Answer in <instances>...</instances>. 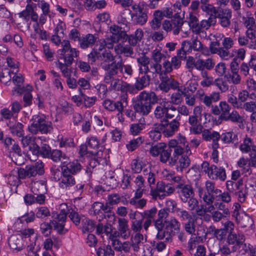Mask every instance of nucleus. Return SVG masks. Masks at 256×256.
<instances>
[{
	"mask_svg": "<svg viewBox=\"0 0 256 256\" xmlns=\"http://www.w3.org/2000/svg\"><path fill=\"white\" fill-rule=\"evenodd\" d=\"M221 140L224 144L237 142L238 136L232 132H227L222 134Z\"/></svg>",
	"mask_w": 256,
	"mask_h": 256,
	"instance_id": "52",
	"label": "nucleus"
},
{
	"mask_svg": "<svg viewBox=\"0 0 256 256\" xmlns=\"http://www.w3.org/2000/svg\"><path fill=\"white\" fill-rule=\"evenodd\" d=\"M161 127V130L166 136H171L178 130L180 126V122L178 120H173L168 122L164 120L160 124Z\"/></svg>",
	"mask_w": 256,
	"mask_h": 256,
	"instance_id": "8",
	"label": "nucleus"
},
{
	"mask_svg": "<svg viewBox=\"0 0 256 256\" xmlns=\"http://www.w3.org/2000/svg\"><path fill=\"white\" fill-rule=\"evenodd\" d=\"M137 62L138 64L140 74H146L149 71V58L146 56H143L138 58L137 59Z\"/></svg>",
	"mask_w": 256,
	"mask_h": 256,
	"instance_id": "34",
	"label": "nucleus"
},
{
	"mask_svg": "<svg viewBox=\"0 0 256 256\" xmlns=\"http://www.w3.org/2000/svg\"><path fill=\"white\" fill-rule=\"evenodd\" d=\"M44 164L38 161L34 165H28L26 166L28 171V177L34 176L37 174H42L44 172Z\"/></svg>",
	"mask_w": 256,
	"mask_h": 256,
	"instance_id": "25",
	"label": "nucleus"
},
{
	"mask_svg": "<svg viewBox=\"0 0 256 256\" xmlns=\"http://www.w3.org/2000/svg\"><path fill=\"white\" fill-rule=\"evenodd\" d=\"M220 100V94L217 92H212L209 95H206L203 98L202 102L206 106L210 107L212 104L218 102Z\"/></svg>",
	"mask_w": 256,
	"mask_h": 256,
	"instance_id": "41",
	"label": "nucleus"
},
{
	"mask_svg": "<svg viewBox=\"0 0 256 256\" xmlns=\"http://www.w3.org/2000/svg\"><path fill=\"white\" fill-rule=\"evenodd\" d=\"M161 132H162L160 125H156L149 132V137L154 142L158 141L161 137Z\"/></svg>",
	"mask_w": 256,
	"mask_h": 256,
	"instance_id": "50",
	"label": "nucleus"
},
{
	"mask_svg": "<svg viewBox=\"0 0 256 256\" xmlns=\"http://www.w3.org/2000/svg\"><path fill=\"white\" fill-rule=\"evenodd\" d=\"M202 80L200 82V84L203 87L210 86L215 84V80L213 77L208 75L206 71H203L201 73Z\"/></svg>",
	"mask_w": 256,
	"mask_h": 256,
	"instance_id": "47",
	"label": "nucleus"
},
{
	"mask_svg": "<svg viewBox=\"0 0 256 256\" xmlns=\"http://www.w3.org/2000/svg\"><path fill=\"white\" fill-rule=\"evenodd\" d=\"M54 162L61 161V162L64 164H66L67 162V160H68V158L66 156L65 154H62V152L58 150H54L50 153V156Z\"/></svg>",
	"mask_w": 256,
	"mask_h": 256,
	"instance_id": "43",
	"label": "nucleus"
},
{
	"mask_svg": "<svg viewBox=\"0 0 256 256\" xmlns=\"http://www.w3.org/2000/svg\"><path fill=\"white\" fill-rule=\"evenodd\" d=\"M32 28H34V32L31 34V38L36 39V34H38L40 38L42 40H46L48 38L49 35L46 30H41L40 28L38 23H34L32 26Z\"/></svg>",
	"mask_w": 256,
	"mask_h": 256,
	"instance_id": "35",
	"label": "nucleus"
},
{
	"mask_svg": "<svg viewBox=\"0 0 256 256\" xmlns=\"http://www.w3.org/2000/svg\"><path fill=\"white\" fill-rule=\"evenodd\" d=\"M202 138L206 140L209 141L212 140H219L220 138V134L216 132H210L208 130H202Z\"/></svg>",
	"mask_w": 256,
	"mask_h": 256,
	"instance_id": "51",
	"label": "nucleus"
},
{
	"mask_svg": "<svg viewBox=\"0 0 256 256\" xmlns=\"http://www.w3.org/2000/svg\"><path fill=\"white\" fill-rule=\"evenodd\" d=\"M52 218L53 220H51V223L54 226V230L59 233H62L64 228L66 212L62 210L59 214L53 215Z\"/></svg>",
	"mask_w": 256,
	"mask_h": 256,
	"instance_id": "13",
	"label": "nucleus"
},
{
	"mask_svg": "<svg viewBox=\"0 0 256 256\" xmlns=\"http://www.w3.org/2000/svg\"><path fill=\"white\" fill-rule=\"evenodd\" d=\"M19 18L24 20L30 27V20L34 23H38V16L30 4H26L25 9L18 14Z\"/></svg>",
	"mask_w": 256,
	"mask_h": 256,
	"instance_id": "7",
	"label": "nucleus"
},
{
	"mask_svg": "<svg viewBox=\"0 0 256 256\" xmlns=\"http://www.w3.org/2000/svg\"><path fill=\"white\" fill-rule=\"evenodd\" d=\"M225 120H230L234 122L242 123L244 119L237 111L233 110L228 116H227Z\"/></svg>",
	"mask_w": 256,
	"mask_h": 256,
	"instance_id": "57",
	"label": "nucleus"
},
{
	"mask_svg": "<svg viewBox=\"0 0 256 256\" xmlns=\"http://www.w3.org/2000/svg\"><path fill=\"white\" fill-rule=\"evenodd\" d=\"M236 220L242 227L250 226L253 224L252 218L245 213L239 214L236 217Z\"/></svg>",
	"mask_w": 256,
	"mask_h": 256,
	"instance_id": "36",
	"label": "nucleus"
},
{
	"mask_svg": "<svg viewBox=\"0 0 256 256\" xmlns=\"http://www.w3.org/2000/svg\"><path fill=\"white\" fill-rule=\"evenodd\" d=\"M41 116L35 115L30 120V124L28 127V131L32 134H36L40 130Z\"/></svg>",
	"mask_w": 256,
	"mask_h": 256,
	"instance_id": "33",
	"label": "nucleus"
},
{
	"mask_svg": "<svg viewBox=\"0 0 256 256\" xmlns=\"http://www.w3.org/2000/svg\"><path fill=\"white\" fill-rule=\"evenodd\" d=\"M201 120L199 118L192 115L188 118V122L190 124V132L194 134H200L202 133L203 126L200 124Z\"/></svg>",
	"mask_w": 256,
	"mask_h": 256,
	"instance_id": "21",
	"label": "nucleus"
},
{
	"mask_svg": "<svg viewBox=\"0 0 256 256\" xmlns=\"http://www.w3.org/2000/svg\"><path fill=\"white\" fill-rule=\"evenodd\" d=\"M175 214L182 220H188L196 216L194 212H190L185 210L178 208L175 210Z\"/></svg>",
	"mask_w": 256,
	"mask_h": 256,
	"instance_id": "37",
	"label": "nucleus"
},
{
	"mask_svg": "<svg viewBox=\"0 0 256 256\" xmlns=\"http://www.w3.org/2000/svg\"><path fill=\"white\" fill-rule=\"evenodd\" d=\"M136 190L134 196L142 197L144 190V180L140 176H138L135 179Z\"/></svg>",
	"mask_w": 256,
	"mask_h": 256,
	"instance_id": "40",
	"label": "nucleus"
},
{
	"mask_svg": "<svg viewBox=\"0 0 256 256\" xmlns=\"http://www.w3.org/2000/svg\"><path fill=\"white\" fill-rule=\"evenodd\" d=\"M14 76L12 78V81L14 86L12 90V95H18L24 92V88L22 86L24 78L22 74L17 73L16 74H12Z\"/></svg>",
	"mask_w": 256,
	"mask_h": 256,
	"instance_id": "18",
	"label": "nucleus"
},
{
	"mask_svg": "<svg viewBox=\"0 0 256 256\" xmlns=\"http://www.w3.org/2000/svg\"><path fill=\"white\" fill-rule=\"evenodd\" d=\"M62 48L59 50L60 55L66 65H70L74 58H76L79 55V51L76 48L71 47L70 42L68 40H64L62 42Z\"/></svg>",
	"mask_w": 256,
	"mask_h": 256,
	"instance_id": "5",
	"label": "nucleus"
},
{
	"mask_svg": "<svg viewBox=\"0 0 256 256\" xmlns=\"http://www.w3.org/2000/svg\"><path fill=\"white\" fill-rule=\"evenodd\" d=\"M188 25L194 32L198 24V14L196 12H190L187 18Z\"/></svg>",
	"mask_w": 256,
	"mask_h": 256,
	"instance_id": "45",
	"label": "nucleus"
},
{
	"mask_svg": "<svg viewBox=\"0 0 256 256\" xmlns=\"http://www.w3.org/2000/svg\"><path fill=\"white\" fill-rule=\"evenodd\" d=\"M176 108L170 104L168 101L162 99L159 102L154 110V116L158 118H172L174 115L170 112V111L176 112Z\"/></svg>",
	"mask_w": 256,
	"mask_h": 256,
	"instance_id": "4",
	"label": "nucleus"
},
{
	"mask_svg": "<svg viewBox=\"0 0 256 256\" xmlns=\"http://www.w3.org/2000/svg\"><path fill=\"white\" fill-rule=\"evenodd\" d=\"M62 176L59 182V186L62 188H68L76 184L74 178L69 173L68 167H62Z\"/></svg>",
	"mask_w": 256,
	"mask_h": 256,
	"instance_id": "9",
	"label": "nucleus"
},
{
	"mask_svg": "<svg viewBox=\"0 0 256 256\" xmlns=\"http://www.w3.org/2000/svg\"><path fill=\"white\" fill-rule=\"evenodd\" d=\"M84 122L82 124V130L86 133H88L90 130L91 123L90 120L92 118L91 113L89 111L85 112L84 116Z\"/></svg>",
	"mask_w": 256,
	"mask_h": 256,
	"instance_id": "49",
	"label": "nucleus"
},
{
	"mask_svg": "<svg viewBox=\"0 0 256 256\" xmlns=\"http://www.w3.org/2000/svg\"><path fill=\"white\" fill-rule=\"evenodd\" d=\"M197 220V217L196 216L190 220H188L187 222L184 223V228L186 232L189 234H194L196 230L195 222Z\"/></svg>",
	"mask_w": 256,
	"mask_h": 256,
	"instance_id": "54",
	"label": "nucleus"
},
{
	"mask_svg": "<svg viewBox=\"0 0 256 256\" xmlns=\"http://www.w3.org/2000/svg\"><path fill=\"white\" fill-rule=\"evenodd\" d=\"M52 129V122L48 120L44 116H41L40 132L42 134H46L50 132Z\"/></svg>",
	"mask_w": 256,
	"mask_h": 256,
	"instance_id": "44",
	"label": "nucleus"
},
{
	"mask_svg": "<svg viewBox=\"0 0 256 256\" xmlns=\"http://www.w3.org/2000/svg\"><path fill=\"white\" fill-rule=\"evenodd\" d=\"M110 32L111 34L110 38H109L110 42H108V48H112L114 44L119 41L120 38L122 36V33L121 28L116 25L110 26Z\"/></svg>",
	"mask_w": 256,
	"mask_h": 256,
	"instance_id": "20",
	"label": "nucleus"
},
{
	"mask_svg": "<svg viewBox=\"0 0 256 256\" xmlns=\"http://www.w3.org/2000/svg\"><path fill=\"white\" fill-rule=\"evenodd\" d=\"M6 63L8 66V71L12 74H16L19 71L18 62L14 59L8 57L6 58Z\"/></svg>",
	"mask_w": 256,
	"mask_h": 256,
	"instance_id": "48",
	"label": "nucleus"
},
{
	"mask_svg": "<svg viewBox=\"0 0 256 256\" xmlns=\"http://www.w3.org/2000/svg\"><path fill=\"white\" fill-rule=\"evenodd\" d=\"M114 50L118 54H124L125 56H130L132 54V50L130 46H123L121 44H118L114 48Z\"/></svg>",
	"mask_w": 256,
	"mask_h": 256,
	"instance_id": "58",
	"label": "nucleus"
},
{
	"mask_svg": "<svg viewBox=\"0 0 256 256\" xmlns=\"http://www.w3.org/2000/svg\"><path fill=\"white\" fill-rule=\"evenodd\" d=\"M118 233L114 232L112 236L116 237L120 235L124 239L128 238L130 235V230L128 225V220L125 218H119L118 220Z\"/></svg>",
	"mask_w": 256,
	"mask_h": 256,
	"instance_id": "14",
	"label": "nucleus"
},
{
	"mask_svg": "<svg viewBox=\"0 0 256 256\" xmlns=\"http://www.w3.org/2000/svg\"><path fill=\"white\" fill-rule=\"evenodd\" d=\"M166 145L165 143L160 142L153 146H152L150 150V154L154 156H158L162 151L163 149H165Z\"/></svg>",
	"mask_w": 256,
	"mask_h": 256,
	"instance_id": "56",
	"label": "nucleus"
},
{
	"mask_svg": "<svg viewBox=\"0 0 256 256\" xmlns=\"http://www.w3.org/2000/svg\"><path fill=\"white\" fill-rule=\"evenodd\" d=\"M216 22V18L215 16H210L208 20H203L200 23L198 24L194 32L198 34L204 30H208L212 26L214 25Z\"/></svg>",
	"mask_w": 256,
	"mask_h": 256,
	"instance_id": "28",
	"label": "nucleus"
},
{
	"mask_svg": "<svg viewBox=\"0 0 256 256\" xmlns=\"http://www.w3.org/2000/svg\"><path fill=\"white\" fill-rule=\"evenodd\" d=\"M53 246L54 248L58 249L61 246L60 240L56 237L48 238L44 240L43 244L44 248L46 250H51Z\"/></svg>",
	"mask_w": 256,
	"mask_h": 256,
	"instance_id": "31",
	"label": "nucleus"
},
{
	"mask_svg": "<svg viewBox=\"0 0 256 256\" xmlns=\"http://www.w3.org/2000/svg\"><path fill=\"white\" fill-rule=\"evenodd\" d=\"M157 100V96L154 92L149 93L143 91L140 94L134 104V108L136 112L142 115H147L151 110V104H155Z\"/></svg>",
	"mask_w": 256,
	"mask_h": 256,
	"instance_id": "1",
	"label": "nucleus"
},
{
	"mask_svg": "<svg viewBox=\"0 0 256 256\" xmlns=\"http://www.w3.org/2000/svg\"><path fill=\"white\" fill-rule=\"evenodd\" d=\"M38 6L42 10V13L48 14L50 18L52 17V14L50 10V5L48 2L44 0H42L38 2Z\"/></svg>",
	"mask_w": 256,
	"mask_h": 256,
	"instance_id": "60",
	"label": "nucleus"
},
{
	"mask_svg": "<svg viewBox=\"0 0 256 256\" xmlns=\"http://www.w3.org/2000/svg\"><path fill=\"white\" fill-rule=\"evenodd\" d=\"M208 177L214 180H220L224 181L226 178V170L224 168H218L214 165H212L208 169Z\"/></svg>",
	"mask_w": 256,
	"mask_h": 256,
	"instance_id": "12",
	"label": "nucleus"
},
{
	"mask_svg": "<svg viewBox=\"0 0 256 256\" xmlns=\"http://www.w3.org/2000/svg\"><path fill=\"white\" fill-rule=\"evenodd\" d=\"M102 67L108 70V74L105 76L104 80L106 82L109 83L111 79V76L116 74L118 70H120L121 68V62H120L117 63L114 62L108 66L103 65Z\"/></svg>",
	"mask_w": 256,
	"mask_h": 256,
	"instance_id": "24",
	"label": "nucleus"
},
{
	"mask_svg": "<svg viewBox=\"0 0 256 256\" xmlns=\"http://www.w3.org/2000/svg\"><path fill=\"white\" fill-rule=\"evenodd\" d=\"M216 207L220 210L222 211V212H220L218 211H215L212 214V218L214 222H218L220 221L222 218H226L230 215V212L228 208H225L224 206L222 203L218 204L217 202L215 204Z\"/></svg>",
	"mask_w": 256,
	"mask_h": 256,
	"instance_id": "23",
	"label": "nucleus"
},
{
	"mask_svg": "<svg viewBox=\"0 0 256 256\" xmlns=\"http://www.w3.org/2000/svg\"><path fill=\"white\" fill-rule=\"evenodd\" d=\"M245 240L244 234H238L231 232L228 234L226 242L228 244L238 246L242 244Z\"/></svg>",
	"mask_w": 256,
	"mask_h": 256,
	"instance_id": "29",
	"label": "nucleus"
},
{
	"mask_svg": "<svg viewBox=\"0 0 256 256\" xmlns=\"http://www.w3.org/2000/svg\"><path fill=\"white\" fill-rule=\"evenodd\" d=\"M165 226L168 232L173 234H178L180 224L176 218H172L165 222Z\"/></svg>",
	"mask_w": 256,
	"mask_h": 256,
	"instance_id": "26",
	"label": "nucleus"
},
{
	"mask_svg": "<svg viewBox=\"0 0 256 256\" xmlns=\"http://www.w3.org/2000/svg\"><path fill=\"white\" fill-rule=\"evenodd\" d=\"M186 90V88H179L178 91L172 93L170 96V101L168 102L170 104H180L183 100L182 95H184Z\"/></svg>",
	"mask_w": 256,
	"mask_h": 256,
	"instance_id": "32",
	"label": "nucleus"
},
{
	"mask_svg": "<svg viewBox=\"0 0 256 256\" xmlns=\"http://www.w3.org/2000/svg\"><path fill=\"white\" fill-rule=\"evenodd\" d=\"M62 167H68L69 173L73 174H76L82 170V166L78 160H74L69 163L64 164Z\"/></svg>",
	"mask_w": 256,
	"mask_h": 256,
	"instance_id": "42",
	"label": "nucleus"
},
{
	"mask_svg": "<svg viewBox=\"0 0 256 256\" xmlns=\"http://www.w3.org/2000/svg\"><path fill=\"white\" fill-rule=\"evenodd\" d=\"M201 8L203 12L210 15V16H215L214 15L218 13L216 8L209 3L206 5H202Z\"/></svg>",
	"mask_w": 256,
	"mask_h": 256,
	"instance_id": "61",
	"label": "nucleus"
},
{
	"mask_svg": "<svg viewBox=\"0 0 256 256\" xmlns=\"http://www.w3.org/2000/svg\"><path fill=\"white\" fill-rule=\"evenodd\" d=\"M134 12L131 14L132 20L136 24L144 25L147 21V15L140 5L132 6Z\"/></svg>",
	"mask_w": 256,
	"mask_h": 256,
	"instance_id": "10",
	"label": "nucleus"
},
{
	"mask_svg": "<svg viewBox=\"0 0 256 256\" xmlns=\"http://www.w3.org/2000/svg\"><path fill=\"white\" fill-rule=\"evenodd\" d=\"M10 132L13 135L18 137L22 136L24 134L23 126L22 124L18 122L10 128Z\"/></svg>",
	"mask_w": 256,
	"mask_h": 256,
	"instance_id": "59",
	"label": "nucleus"
},
{
	"mask_svg": "<svg viewBox=\"0 0 256 256\" xmlns=\"http://www.w3.org/2000/svg\"><path fill=\"white\" fill-rule=\"evenodd\" d=\"M244 25L248 28L246 33L248 38L252 40L255 38L254 34V28H256V24L254 25V20L253 18L248 17L244 22Z\"/></svg>",
	"mask_w": 256,
	"mask_h": 256,
	"instance_id": "39",
	"label": "nucleus"
},
{
	"mask_svg": "<svg viewBox=\"0 0 256 256\" xmlns=\"http://www.w3.org/2000/svg\"><path fill=\"white\" fill-rule=\"evenodd\" d=\"M16 170H12L8 177V182L12 186L18 185L20 182V178L18 175Z\"/></svg>",
	"mask_w": 256,
	"mask_h": 256,
	"instance_id": "64",
	"label": "nucleus"
},
{
	"mask_svg": "<svg viewBox=\"0 0 256 256\" xmlns=\"http://www.w3.org/2000/svg\"><path fill=\"white\" fill-rule=\"evenodd\" d=\"M237 168L244 176L250 175L252 172L251 168V162L247 157H241L236 162Z\"/></svg>",
	"mask_w": 256,
	"mask_h": 256,
	"instance_id": "17",
	"label": "nucleus"
},
{
	"mask_svg": "<svg viewBox=\"0 0 256 256\" xmlns=\"http://www.w3.org/2000/svg\"><path fill=\"white\" fill-rule=\"evenodd\" d=\"M142 141L141 137L132 140L126 144V148L129 150L133 151L142 142Z\"/></svg>",
	"mask_w": 256,
	"mask_h": 256,
	"instance_id": "62",
	"label": "nucleus"
},
{
	"mask_svg": "<svg viewBox=\"0 0 256 256\" xmlns=\"http://www.w3.org/2000/svg\"><path fill=\"white\" fill-rule=\"evenodd\" d=\"M13 75L8 70H4L0 73V81L6 85H10Z\"/></svg>",
	"mask_w": 256,
	"mask_h": 256,
	"instance_id": "53",
	"label": "nucleus"
},
{
	"mask_svg": "<svg viewBox=\"0 0 256 256\" xmlns=\"http://www.w3.org/2000/svg\"><path fill=\"white\" fill-rule=\"evenodd\" d=\"M98 38L96 35L91 34L82 36L79 40L80 46L82 49L91 47L95 44Z\"/></svg>",
	"mask_w": 256,
	"mask_h": 256,
	"instance_id": "22",
	"label": "nucleus"
},
{
	"mask_svg": "<svg viewBox=\"0 0 256 256\" xmlns=\"http://www.w3.org/2000/svg\"><path fill=\"white\" fill-rule=\"evenodd\" d=\"M8 244L12 250H20L24 246L22 236L20 234L11 236L8 240Z\"/></svg>",
	"mask_w": 256,
	"mask_h": 256,
	"instance_id": "27",
	"label": "nucleus"
},
{
	"mask_svg": "<svg viewBox=\"0 0 256 256\" xmlns=\"http://www.w3.org/2000/svg\"><path fill=\"white\" fill-rule=\"evenodd\" d=\"M184 24L182 19L176 14H175L171 20H164L162 26V28L167 32L173 30V34H178Z\"/></svg>",
	"mask_w": 256,
	"mask_h": 256,
	"instance_id": "6",
	"label": "nucleus"
},
{
	"mask_svg": "<svg viewBox=\"0 0 256 256\" xmlns=\"http://www.w3.org/2000/svg\"><path fill=\"white\" fill-rule=\"evenodd\" d=\"M205 188L206 192L202 188H198V195L206 204L212 203L214 199V196L212 195L211 194L214 192L215 195L220 194L221 192V190L215 188L214 183L210 180H207L206 182Z\"/></svg>",
	"mask_w": 256,
	"mask_h": 256,
	"instance_id": "3",
	"label": "nucleus"
},
{
	"mask_svg": "<svg viewBox=\"0 0 256 256\" xmlns=\"http://www.w3.org/2000/svg\"><path fill=\"white\" fill-rule=\"evenodd\" d=\"M239 148L242 153L249 152L251 158H256V146L250 138L246 137L240 145Z\"/></svg>",
	"mask_w": 256,
	"mask_h": 256,
	"instance_id": "11",
	"label": "nucleus"
},
{
	"mask_svg": "<svg viewBox=\"0 0 256 256\" xmlns=\"http://www.w3.org/2000/svg\"><path fill=\"white\" fill-rule=\"evenodd\" d=\"M150 81V76L148 75L144 74L136 80V82L135 83V86L138 90H140L148 86Z\"/></svg>",
	"mask_w": 256,
	"mask_h": 256,
	"instance_id": "46",
	"label": "nucleus"
},
{
	"mask_svg": "<svg viewBox=\"0 0 256 256\" xmlns=\"http://www.w3.org/2000/svg\"><path fill=\"white\" fill-rule=\"evenodd\" d=\"M144 128V124L142 123L133 124L130 125V132L134 136L138 135Z\"/></svg>",
	"mask_w": 256,
	"mask_h": 256,
	"instance_id": "63",
	"label": "nucleus"
},
{
	"mask_svg": "<svg viewBox=\"0 0 256 256\" xmlns=\"http://www.w3.org/2000/svg\"><path fill=\"white\" fill-rule=\"evenodd\" d=\"M179 197L183 202H186L188 200L194 196V192L192 187L188 184H178L176 186Z\"/></svg>",
	"mask_w": 256,
	"mask_h": 256,
	"instance_id": "15",
	"label": "nucleus"
},
{
	"mask_svg": "<svg viewBox=\"0 0 256 256\" xmlns=\"http://www.w3.org/2000/svg\"><path fill=\"white\" fill-rule=\"evenodd\" d=\"M30 189L34 194H38L44 192L46 190V186L44 182L42 180L32 182L31 183Z\"/></svg>",
	"mask_w": 256,
	"mask_h": 256,
	"instance_id": "38",
	"label": "nucleus"
},
{
	"mask_svg": "<svg viewBox=\"0 0 256 256\" xmlns=\"http://www.w3.org/2000/svg\"><path fill=\"white\" fill-rule=\"evenodd\" d=\"M245 188L244 192H238L240 200H244L246 194L254 195L256 194V180L252 178H248L246 182Z\"/></svg>",
	"mask_w": 256,
	"mask_h": 256,
	"instance_id": "16",
	"label": "nucleus"
},
{
	"mask_svg": "<svg viewBox=\"0 0 256 256\" xmlns=\"http://www.w3.org/2000/svg\"><path fill=\"white\" fill-rule=\"evenodd\" d=\"M164 55L161 53V50L158 48H155L152 52V58L156 62L154 64V67L156 72L160 73L161 72V65L159 64L160 62Z\"/></svg>",
	"mask_w": 256,
	"mask_h": 256,
	"instance_id": "30",
	"label": "nucleus"
},
{
	"mask_svg": "<svg viewBox=\"0 0 256 256\" xmlns=\"http://www.w3.org/2000/svg\"><path fill=\"white\" fill-rule=\"evenodd\" d=\"M108 42H110L109 38L106 39H102L98 41V44L96 45L91 52L88 54V60L92 64L97 60H100L105 62H111L113 60V56L106 50Z\"/></svg>",
	"mask_w": 256,
	"mask_h": 256,
	"instance_id": "2",
	"label": "nucleus"
},
{
	"mask_svg": "<svg viewBox=\"0 0 256 256\" xmlns=\"http://www.w3.org/2000/svg\"><path fill=\"white\" fill-rule=\"evenodd\" d=\"M140 198L134 196V198L130 199V204L134 206L136 208H143L146 205V200L144 198L139 200Z\"/></svg>",
	"mask_w": 256,
	"mask_h": 256,
	"instance_id": "55",
	"label": "nucleus"
},
{
	"mask_svg": "<svg viewBox=\"0 0 256 256\" xmlns=\"http://www.w3.org/2000/svg\"><path fill=\"white\" fill-rule=\"evenodd\" d=\"M121 100H122L123 102L120 101L114 102L109 100H106L104 102L103 106L106 109L108 110L113 111L117 110L120 112H122L124 108L127 104V102L126 99L124 97Z\"/></svg>",
	"mask_w": 256,
	"mask_h": 256,
	"instance_id": "19",
	"label": "nucleus"
}]
</instances>
